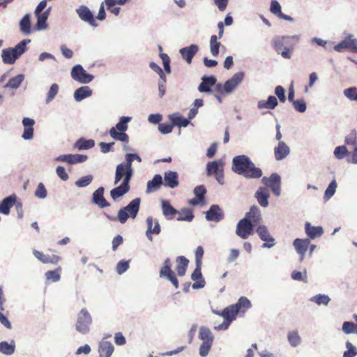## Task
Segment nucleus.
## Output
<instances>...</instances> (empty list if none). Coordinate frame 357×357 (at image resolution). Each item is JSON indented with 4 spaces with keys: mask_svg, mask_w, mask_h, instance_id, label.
Returning <instances> with one entry per match:
<instances>
[{
    "mask_svg": "<svg viewBox=\"0 0 357 357\" xmlns=\"http://www.w3.org/2000/svg\"><path fill=\"white\" fill-rule=\"evenodd\" d=\"M278 104L277 98L273 96H270L267 100H261L258 102L257 107L259 109H274Z\"/></svg>",
    "mask_w": 357,
    "mask_h": 357,
    "instance_id": "nucleus-41",
    "label": "nucleus"
},
{
    "mask_svg": "<svg viewBox=\"0 0 357 357\" xmlns=\"http://www.w3.org/2000/svg\"><path fill=\"white\" fill-rule=\"evenodd\" d=\"M310 240L309 239H300L296 238L294 241V245L295 247V249L296 250L297 252L301 255V260L303 259V257L305 256L307 248L310 245Z\"/></svg>",
    "mask_w": 357,
    "mask_h": 357,
    "instance_id": "nucleus-33",
    "label": "nucleus"
},
{
    "mask_svg": "<svg viewBox=\"0 0 357 357\" xmlns=\"http://www.w3.org/2000/svg\"><path fill=\"white\" fill-rule=\"evenodd\" d=\"M132 158H136L138 162H141L142 159L136 153H128L126 155V162L121 163L116 166L114 184L116 185L119 181L123 179V183H130L132 176Z\"/></svg>",
    "mask_w": 357,
    "mask_h": 357,
    "instance_id": "nucleus-3",
    "label": "nucleus"
},
{
    "mask_svg": "<svg viewBox=\"0 0 357 357\" xmlns=\"http://www.w3.org/2000/svg\"><path fill=\"white\" fill-rule=\"evenodd\" d=\"M33 255L43 264H56L61 260V257L56 255H46L42 252L34 250Z\"/></svg>",
    "mask_w": 357,
    "mask_h": 357,
    "instance_id": "nucleus-21",
    "label": "nucleus"
},
{
    "mask_svg": "<svg viewBox=\"0 0 357 357\" xmlns=\"http://www.w3.org/2000/svg\"><path fill=\"white\" fill-rule=\"evenodd\" d=\"M162 184L164 183L161 175L155 174L152 180L148 181L146 192L151 193L157 191L160 188Z\"/></svg>",
    "mask_w": 357,
    "mask_h": 357,
    "instance_id": "nucleus-32",
    "label": "nucleus"
},
{
    "mask_svg": "<svg viewBox=\"0 0 357 357\" xmlns=\"http://www.w3.org/2000/svg\"><path fill=\"white\" fill-rule=\"evenodd\" d=\"M79 18L93 27L98 26L95 17L89 8L86 6H81L77 9Z\"/></svg>",
    "mask_w": 357,
    "mask_h": 357,
    "instance_id": "nucleus-18",
    "label": "nucleus"
},
{
    "mask_svg": "<svg viewBox=\"0 0 357 357\" xmlns=\"http://www.w3.org/2000/svg\"><path fill=\"white\" fill-rule=\"evenodd\" d=\"M347 350L343 354V357H354L357 354L356 349L349 342H346Z\"/></svg>",
    "mask_w": 357,
    "mask_h": 357,
    "instance_id": "nucleus-60",
    "label": "nucleus"
},
{
    "mask_svg": "<svg viewBox=\"0 0 357 357\" xmlns=\"http://www.w3.org/2000/svg\"><path fill=\"white\" fill-rule=\"evenodd\" d=\"M23 126L24 127V130L22 135V137L24 139H31L33 136V125L35 121L33 119L29 118H24L22 121Z\"/></svg>",
    "mask_w": 357,
    "mask_h": 357,
    "instance_id": "nucleus-30",
    "label": "nucleus"
},
{
    "mask_svg": "<svg viewBox=\"0 0 357 357\" xmlns=\"http://www.w3.org/2000/svg\"><path fill=\"white\" fill-rule=\"evenodd\" d=\"M162 209L163 215L169 220H172L177 213V211L167 200L162 201Z\"/></svg>",
    "mask_w": 357,
    "mask_h": 357,
    "instance_id": "nucleus-37",
    "label": "nucleus"
},
{
    "mask_svg": "<svg viewBox=\"0 0 357 357\" xmlns=\"http://www.w3.org/2000/svg\"><path fill=\"white\" fill-rule=\"evenodd\" d=\"M232 170L248 178H259L262 176V172L256 167L250 159L245 155H240L232 160Z\"/></svg>",
    "mask_w": 357,
    "mask_h": 357,
    "instance_id": "nucleus-2",
    "label": "nucleus"
},
{
    "mask_svg": "<svg viewBox=\"0 0 357 357\" xmlns=\"http://www.w3.org/2000/svg\"><path fill=\"white\" fill-rule=\"evenodd\" d=\"M356 329L357 326L353 322L345 321L343 323L342 331L346 334L355 333Z\"/></svg>",
    "mask_w": 357,
    "mask_h": 357,
    "instance_id": "nucleus-57",
    "label": "nucleus"
},
{
    "mask_svg": "<svg viewBox=\"0 0 357 357\" xmlns=\"http://www.w3.org/2000/svg\"><path fill=\"white\" fill-rule=\"evenodd\" d=\"M104 188L100 187L98 188L93 193V202L97 204L100 208H104L109 206V204L105 199L104 196Z\"/></svg>",
    "mask_w": 357,
    "mask_h": 357,
    "instance_id": "nucleus-29",
    "label": "nucleus"
},
{
    "mask_svg": "<svg viewBox=\"0 0 357 357\" xmlns=\"http://www.w3.org/2000/svg\"><path fill=\"white\" fill-rule=\"evenodd\" d=\"M250 307V301L246 297L242 296L236 303L229 305L222 311L214 310L213 312L215 314L224 318V321L215 328L218 331L227 329L231 323L236 319L238 314H244Z\"/></svg>",
    "mask_w": 357,
    "mask_h": 357,
    "instance_id": "nucleus-1",
    "label": "nucleus"
},
{
    "mask_svg": "<svg viewBox=\"0 0 357 357\" xmlns=\"http://www.w3.org/2000/svg\"><path fill=\"white\" fill-rule=\"evenodd\" d=\"M347 154L348 151L345 146H337L334 150V155L339 160L343 159Z\"/></svg>",
    "mask_w": 357,
    "mask_h": 357,
    "instance_id": "nucleus-56",
    "label": "nucleus"
},
{
    "mask_svg": "<svg viewBox=\"0 0 357 357\" xmlns=\"http://www.w3.org/2000/svg\"><path fill=\"white\" fill-rule=\"evenodd\" d=\"M92 324V317L86 308H82L78 313L75 324L76 330L82 334H86L90 331V326Z\"/></svg>",
    "mask_w": 357,
    "mask_h": 357,
    "instance_id": "nucleus-9",
    "label": "nucleus"
},
{
    "mask_svg": "<svg viewBox=\"0 0 357 357\" xmlns=\"http://www.w3.org/2000/svg\"><path fill=\"white\" fill-rule=\"evenodd\" d=\"M50 8L47 9L43 13L36 15L37 17V28L38 29H44L47 27V20L50 14Z\"/></svg>",
    "mask_w": 357,
    "mask_h": 357,
    "instance_id": "nucleus-44",
    "label": "nucleus"
},
{
    "mask_svg": "<svg viewBox=\"0 0 357 357\" xmlns=\"http://www.w3.org/2000/svg\"><path fill=\"white\" fill-rule=\"evenodd\" d=\"M24 77L22 74L17 75V76L10 79L8 83L5 85V87L17 89L24 80Z\"/></svg>",
    "mask_w": 357,
    "mask_h": 357,
    "instance_id": "nucleus-48",
    "label": "nucleus"
},
{
    "mask_svg": "<svg viewBox=\"0 0 357 357\" xmlns=\"http://www.w3.org/2000/svg\"><path fill=\"white\" fill-rule=\"evenodd\" d=\"M201 265H196V268L191 275L192 280L196 282L192 284L193 289L203 288L205 285V281L201 272Z\"/></svg>",
    "mask_w": 357,
    "mask_h": 357,
    "instance_id": "nucleus-27",
    "label": "nucleus"
},
{
    "mask_svg": "<svg viewBox=\"0 0 357 357\" xmlns=\"http://www.w3.org/2000/svg\"><path fill=\"white\" fill-rule=\"evenodd\" d=\"M199 47L197 45H191L188 47L181 48L179 52L183 59L186 61L188 64L192 63V58L197 53Z\"/></svg>",
    "mask_w": 357,
    "mask_h": 357,
    "instance_id": "nucleus-23",
    "label": "nucleus"
},
{
    "mask_svg": "<svg viewBox=\"0 0 357 357\" xmlns=\"http://www.w3.org/2000/svg\"><path fill=\"white\" fill-rule=\"evenodd\" d=\"M92 91L88 86L78 88L74 93V98L77 101H81L84 98L91 96Z\"/></svg>",
    "mask_w": 357,
    "mask_h": 357,
    "instance_id": "nucleus-40",
    "label": "nucleus"
},
{
    "mask_svg": "<svg viewBox=\"0 0 357 357\" xmlns=\"http://www.w3.org/2000/svg\"><path fill=\"white\" fill-rule=\"evenodd\" d=\"M262 183L270 188L276 196L280 195L281 182L280 176L277 173L272 174L269 177L264 176Z\"/></svg>",
    "mask_w": 357,
    "mask_h": 357,
    "instance_id": "nucleus-13",
    "label": "nucleus"
},
{
    "mask_svg": "<svg viewBox=\"0 0 357 357\" xmlns=\"http://www.w3.org/2000/svg\"><path fill=\"white\" fill-rule=\"evenodd\" d=\"M130 190V185L128 183H123L118 186L112 189L110 192V195L112 198L114 200L118 199L120 197H122L126 193H127Z\"/></svg>",
    "mask_w": 357,
    "mask_h": 357,
    "instance_id": "nucleus-36",
    "label": "nucleus"
},
{
    "mask_svg": "<svg viewBox=\"0 0 357 357\" xmlns=\"http://www.w3.org/2000/svg\"><path fill=\"white\" fill-rule=\"evenodd\" d=\"M243 79V73H238L234 75V76L229 80L226 81L225 86V93H229L237 86V85L241 82Z\"/></svg>",
    "mask_w": 357,
    "mask_h": 357,
    "instance_id": "nucleus-22",
    "label": "nucleus"
},
{
    "mask_svg": "<svg viewBox=\"0 0 357 357\" xmlns=\"http://www.w3.org/2000/svg\"><path fill=\"white\" fill-rule=\"evenodd\" d=\"M345 143L354 147L357 146V133L356 130H352L346 137Z\"/></svg>",
    "mask_w": 357,
    "mask_h": 357,
    "instance_id": "nucleus-55",
    "label": "nucleus"
},
{
    "mask_svg": "<svg viewBox=\"0 0 357 357\" xmlns=\"http://www.w3.org/2000/svg\"><path fill=\"white\" fill-rule=\"evenodd\" d=\"M147 231L146 232L147 238L153 240L152 234H158L160 232V226L158 220H155V225L153 227V219L149 216L146 218Z\"/></svg>",
    "mask_w": 357,
    "mask_h": 357,
    "instance_id": "nucleus-25",
    "label": "nucleus"
},
{
    "mask_svg": "<svg viewBox=\"0 0 357 357\" xmlns=\"http://www.w3.org/2000/svg\"><path fill=\"white\" fill-rule=\"evenodd\" d=\"M35 196L40 198L44 199L47 197V190L43 183H40L35 192Z\"/></svg>",
    "mask_w": 357,
    "mask_h": 357,
    "instance_id": "nucleus-64",
    "label": "nucleus"
},
{
    "mask_svg": "<svg viewBox=\"0 0 357 357\" xmlns=\"http://www.w3.org/2000/svg\"><path fill=\"white\" fill-rule=\"evenodd\" d=\"M221 43L218 41V37L213 35L210 38V50L213 56H217L219 54V49Z\"/></svg>",
    "mask_w": 357,
    "mask_h": 357,
    "instance_id": "nucleus-47",
    "label": "nucleus"
},
{
    "mask_svg": "<svg viewBox=\"0 0 357 357\" xmlns=\"http://www.w3.org/2000/svg\"><path fill=\"white\" fill-rule=\"evenodd\" d=\"M223 218L224 213L218 205H212L206 214V218L208 221L218 222Z\"/></svg>",
    "mask_w": 357,
    "mask_h": 357,
    "instance_id": "nucleus-20",
    "label": "nucleus"
},
{
    "mask_svg": "<svg viewBox=\"0 0 357 357\" xmlns=\"http://www.w3.org/2000/svg\"><path fill=\"white\" fill-rule=\"evenodd\" d=\"M179 184L178 175L176 172L168 171L164 174V185L175 188Z\"/></svg>",
    "mask_w": 357,
    "mask_h": 357,
    "instance_id": "nucleus-24",
    "label": "nucleus"
},
{
    "mask_svg": "<svg viewBox=\"0 0 357 357\" xmlns=\"http://www.w3.org/2000/svg\"><path fill=\"white\" fill-rule=\"evenodd\" d=\"M28 42H30V40ZM26 43L27 41L24 40L18 43L14 48L3 49L1 54L3 63L13 64L16 59L25 52Z\"/></svg>",
    "mask_w": 357,
    "mask_h": 357,
    "instance_id": "nucleus-7",
    "label": "nucleus"
},
{
    "mask_svg": "<svg viewBox=\"0 0 357 357\" xmlns=\"http://www.w3.org/2000/svg\"><path fill=\"white\" fill-rule=\"evenodd\" d=\"M291 278L294 280L303 281L305 283L307 282V277L306 271H304L303 273H301L298 271H294L291 273Z\"/></svg>",
    "mask_w": 357,
    "mask_h": 357,
    "instance_id": "nucleus-58",
    "label": "nucleus"
},
{
    "mask_svg": "<svg viewBox=\"0 0 357 357\" xmlns=\"http://www.w3.org/2000/svg\"><path fill=\"white\" fill-rule=\"evenodd\" d=\"M114 351V346L110 342L102 341L99 344L98 352L100 357H111Z\"/></svg>",
    "mask_w": 357,
    "mask_h": 357,
    "instance_id": "nucleus-35",
    "label": "nucleus"
},
{
    "mask_svg": "<svg viewBox=\"0 0 357 357\" xmlns=\"http://www.w3.org/2000/svg\"><path fill=\"white\" fill-rule=\"evenodd\" d=\"M87 158V155L83 154H65L58 156L55 160L72 165L84 162Z\"/></svg>",
    "mask_w": 357,
    "mask_h": 357,
    "instance_id": "nucleus-17",
    "label": "nucleus"
},
{
    "mask_svg": "<svg viewBox=\"0 0 357 357\" xmlns=\"http://www.w3.org/2000/svg\"><path fill=\"white\" fill-rule=\"evenodd\" d=\"M255 197L257 198L259 204L262 207H266L268 205V199L269 197V193L268 190L264 188H260L255 193Z\"/></svg>",
    "mask_w": 357,
    "mask_h": 357,
    "instance_id": "nucleus-38",
    "label": "nucleus"
},
{
    "mask_svg": "<svg viewBox=\"0 0 357 357\" xmlns=\"http://www.w3.org/2000/svg\"><path fill=\"white\" fill-rule=\"evenodd\" d=\"M93 180V176L92 175H87L81 177L79 179H78L75 182V185L79 188H84L89 185Z\"/></svg>",
    "mask_w": 357,
    "mask_h": 357,
    "instance_id": "nucleus-51",
    "label": "nucleus"
},
{
    "mask_svg": "<svg viewBox=\"0 0 357 357\" xmlns=\"http://www.w3.org/2000/svg\"><path fill=\"white\" fill-rule=\"evenodd\" d=\"M256 232L259 238L264 242L263 248H271L275 245V239L271 236L267 227L265 225H259L256 229Z\"/></svg>",
    "mask_w": 357,
    "mask_h": 357,
    "instance_id": "nucleus-16",
    "label": "nucleus"
},
{
    "mask_svg": "<svg viewBox=\"0 0 357 357\" xmlns=\"http://www.w3.org/2000/svg\"><path fill=\"white\" fill-rule=\"evenodd\" d=\"M208 175H215L218 183L222 184L224 180L223 167L221 163L217 161L208 162L206 165Z\"/></svg>",
    "mask_w": 357,
    "mask_h": 357,
    "instance_id": "nucleus-15",
    "label": "nucleus"
},
{
    "mask_svg": "<svg viewBox=\"0 0 357 357\" xmlns=\"http://www.w3.org/2000/svg\"><path fill=\"white\" fill-rule=\"evenodd\" d=\"M199 338L202 340L199 347V354L201 356L205 357L211 350L213 342V336L210 329L202 326L199 328Z\"/></svg>",
    "mask_w": 357,
    "mask_h": 357,
    "instance_id": "nucleus-8",
    "label": "nucleus"
},
{
    "mask_svg": "<svg viewBox=\"0 0 357 357\" xmlns=\"http://www.w3.org/2000/svg\"><path fill=\"white\" fill-rule=\"evenodd\" d=\"M299 40L297 35L291 36H282L273 42V47L278 54L284 59H291L295 43Z\"/></svg>",
    "mask_w": 357,
    "mask_h": 357,
    "instance_id": "nucleus-4",
    "label": "nucleus"
},
{
    "mask_svg": "<svg viewBox=\"0 0 357 357\" xmlns=\"http://www.w3.org/2000/svg\"><path fill=\"white\" fill-rule=\"evenodd\" d=\"M176 271L178 275L183 276L185 274L189 261L183 256H180L176 258Z\"/></svg>",
    "mask_w": 357,
    "mask_h": 357,
    "instance_id": "nucleus-39",
    "label": "nucleus"
},
{
    "mask_svg": "<svg viewBox=\"0 0 357 357\" xmlns=\"http://www.w3.org/2000/svg\"><path fill=\"white\" fill-rule=\"evenodd\" d=\"M255 226L253 223L244 218L238 221L236 225V234L238 236L243 239H247L253 234Z\"/></svg>",
    "mask_w": 357,
    "mask_h": 357,
    "instance_id": "nucleus-11",
    "label": "nucleus"
},
{
    "mask_svg": "<svg viewBox=\"0 0 357 357\" xmlns=\"http://www.w3.org/2000/svg\"><path fill=\"white\" fill-rule=\"evenodd\" d=\"M59 92V86L56 84H53L47 94L46 102H50Z\"/></svg>",
    "mask_w": 357,
    "mask_h": 357,
    "instance_id": "nucleus-54",
    "label": "nucleus"
},
{
    "mask_svg": "<svg viewBox=\"0 0 357 357\" xmlns=\"http://www.w3.org/2000/svg\"><path fill=\"white\" fill-rule=\"evenodd\" d=\"M15 344L13 340L10 343L6 341L0 342V352L6 355H11L15 352Z\"/></svg>",
    "mask_w": 357,
    "mask_h": 357,
    "instance_id": "nucleus-46",
    "label": "nucleus"
},
{
    "mask_svg": "<svg viewBox=\"0 0 357 357\" xmlns=\"http://www.w3.org/2000/svg\"><path fill=\"white\" fill-rule=\"evenodd\" d=\"M294 109L298 112H304L306 110V103L303 99H298L293 101Z\"/></svg>",
    "mask_w": 357,
    "mask_h": 357,
    "instance_id": "nucleus-59",
    "label": "nucleus"
},
{
    "mask_svg": "<svg viewBox=\"0 0 357 357\" xmlns=\"http://www.w3.org/2000/svg\"><path fill=\"white\" fill-rule=\"evenodd\" d=\"M194 218V215L192 210L189 208H183L181 210L179 216L177 218L178 221H188L190 222Z\"/></svg>",
    "mask_w": 357,
    "mask_h": 357,
    "instance_id": "nucleus-50",
    "label": "nucleus"
},
{
    "mask_svg": "<svg viewBox=\"0 0 357 357\" xmlns=\"http://www.w3.org/2000/svg\"><path fill=\"white\" fill-rule=\"evenodd\" d=\"M195 197L204 202L206 189L204 185H198L194 189Z\"/></svg>",
    "mask_w": 357,
    "mask_h": 357,
    "instance_id": "nucleus-63",
    "label": "nucleus"
},
{
    "mask_svg": "<svg viewBox=\"0 0 357 357\" xmlns=\"http://www.w3.org/2000/svg\"><path fill=\"white\" fill-rule=\"evenodd\" d=\"M61 267L59 266L55 270L47 271L45 274L47 281L49 282H58L61 278Z\"/></svg>",
    "mask_w": 357,
    "mask_h": 357,
    "instance_id": "nucleus-42",
    "label": "nucleus"
},
{
    "mask_svg": "<svg viewBox=\"0 0 357 357\" xmlns=\"http://www.w3.org/2000/svg\"><path fill=\"white\" fill-rule=\"evenodd\" d=\"M305 230L307 236L312 239L321 236L323 233V228L320 226L314 227L310 222L305 225Z\"/></svg>",
    "mask_w": 357,
    "mask_h": 357,
    "instance_id": "nucleus-34",
    "label": "nucleus"
},
{
    "mask_svg": "<svg viewBox=\"0 0 357 357\" xmlns=\"http://www.w3.org/2000/svg\"><path fill=\"white\" fill-rule=\"evenodd\" d=\"M95 146V142L93 139H79L75 144L74 147L78 150L89 149Z\"/></svg>",
    "mask_w": 357,
    "mask_h": 357,
    "instance_id": "nucleus-43",
    "label": "nucleus"
},
{
    "mask_svg": "<svg viewBox=\"0 0 357 357\" xmlns=\"http://www.w3.org/2000/svg\"><path fill=\"white\" fill-rule=\"evenodd\" d=\"M312 300L314 301L318 305H327L330 301V298L326 295L319 294L314 296Z\"/></svg>",
    "mask_w": 357,
    "mask_h": 357,
    "instance_id": "nucleus-61",
    "label": "nucleus"
},
{
    "mask_svg": "<svg viewBox=\"0 0 357 357\" xmlns=\"http://www.w3.org/2000/svg\"><path fill=\"white\" fill-rule=\"evenodd\" d=\"M216 78L214 76L202 77V82L198 87V90L203 93H209L211 91V87L216 83Z\"/></svg>",
    "mask_w": 357,
    "mask_h": 357,
    "instance_id": "nucleus-28",
    "label": "nucleus"
},
{
    "mask_svg": "<svg viewBox=\"0 0 357 357\" xmlns=\"http://www.w3.org/2000/svg\"><path fill=\"white\" fill-rule=\"evenodd\" d=\"M337 188V183L335 180H333L328 188H326L324 194V198L328 200L329 199L335 192V190Z\"/></svg>",
    "mask_w": 357,
    "mask_h": 357,
    "instance_id": "nucleus-52",
    "label": "nucleus"
},
{
    "mask_svg": "<svg viewBox=\"0 0 357 357\" xmlns=\"http://www.w3.org/2000/svg\"><path fill=\"white\" fill-rule=\"evenodd\" d=\"M344 96L351 100L357 101V88L351 87L344 91Z\"/></svg>",
    "mask_w": 357,
    "mask_h": 357,
    "instance_id": "nucleus-62",
    "label": "nucleus"
},
{
    "mask_svg": "<svg viewBox=\"0 0 357 357\" xmlns=\"http://www.w3.org/2000/svg\"><path fill=\"white\" fill-rule=\"evenodd\" d=\"M131 121V117L122 116L120 118L119 122L115 127H112L109 130V135L112 138L115 140L120 141L124 143L123 149L129 150L130 148L127 146L129 142V137L126 133L128 130V123Z\"/></svg>",
    "mask_w": 357,
    "mask_h": 357,
    "instance_id": "nucleus-5",
    "label": "nucleus"
},
{
    "mask_svg": "<svg viewBox=\"0 0 357 357\" xmlns=\"http://www.w3.org/2000/svg\"><path fill=\"white\" fill-rule=\"evenodd\" d=\"M172 264L171 261L169 258L166 259L164 261L162 267L160 271V277L165 278L168 280H169L175 288L178 287V281L174 273V271L171 268Z\"/></svg>",
    "mask_w": 357,
    "mask_h": 357,
    "instance_id": "nucleus-12",
    "label": "nucleus"
},
{
    "mask_svg": "<svg viewBox=\"0 0 357 357\" xmlns=\"http://www.w3.org/2000/svg\"><path fill=\"white\" fill-rule=\"evenodd\" d=\"M17 199L15 195H12L6 197L0 203V213L4 215H8L10 213V208L13 207Z\"/></svg>",
    "mask_w": 357,
    "mask_h": 357,
    "instance_id": "nucleus-26",
    "label": "nucleus"
},
{
    "mask_svg": "<svg viewBox=\"0 0 357 357\" xmlns=\"http://www.w3.org/2000/svg\"><path fill=\"white\" fill-rule=\"evenodd\" d=\"M334 50L338 52L348 50L350 52L357 53V38L351 34L348 35L334 46Z\"/></svg>",
    "mask_w": 357,
    "mask_h": 357,
    "instance_id": "nucleus-10",
    "label": "nucleus"
},
{
    "mask_svg": "<svg viewBox=\"0 0 357 357\" xmlns=\"http://www.w3.org/2000/svg\"><path fill=\"white\" fill-rule=\"evenodd\" d=\"M244 218L249 220L250 222L253 223L255 227L261 225L260 223L262 221L261 211L255 205L252 206L250 211L245 213Z\"/></svg>",
    "mask_w": 357,
    "mask_h": 357,
    "instance_id": "nucleus-19",
    "label": "nucleus"
},
{
    "mask_svg": "<svg viewBox=\"0 0 357 357\" xmlns=\"http://www.w3.org/2000/svg\"><path fill=\"white\" fill-rule=\"evenodd\" d=\"M288 341L291 346L296 347L301 342V337L297 332L292 331L288 334Z\"/></svg>",
    "mask_w": 357,
    "mask_h": 357,
    "instance_id": "nucleus-53",
    "label": "nucleus"
},
{
    "mask_svg": "<svg viewBox=\"0 0 357 357\" xmlns=\"http://www.w3.org/2000/svg\"><path fill=\"white\" fill-rule=\"evenodd\" d=\"M20 28L21 32L25 35H28L31 33V19L29 14H26L20 20Z\"/></svg>",
    "mask_w": 357,
    "mask_h": 357,
    "instance_id": "nucleus-45",
    "label": "nucleus"
},
{
    "mask_svg": "<svg viewBox=\"0 0 357 357\" xmlns=\"http://www.w3.org/2000/svg\"><path fill=\"white\" fill-rule=\"evenodd\" d=\"M170 119L174 126L178 127H186L190 123V120L176 114L171 116Z\"/></svg>",
    "mask_w": 357,
    "mask_h": 357,
    "instance_id": "nucleus-49",
    "label": "nucleus"
},
{
    "mask_svg": "<svg viewBox=\"0 0 357 357\" xmlns=\"http://www.w3.org/2000/svg\"><path fill=\"white\" fill-rule=\"evenodd\" d=\"M71 76L75 80L84 84L89 83L93 78V76L87 73L80 65H77L73 68Z\"/></svg>",
    "mask_w": 357,
    "mask_h": 357,
    "instance_id": "nucleus-14",
    "label": "nucleus"
},
{
    "mask_svg": "<svg viewBox=\"0 0 357 357\" xmlns=\"http://www.w3.org/2000/svg\"><path fill=\"white\" fill-rule=\"evenodd\" d=\"M289 146L284 142H279L274 149L275 158L277 160H281L289 155Z\"/></svg>",
    "mask_w": 357,
    "mask_h": 357,
    "instance_id": "nucleus-31",
    "label": "nucleus"
},
{
    "mask_svg": "<svg viewBox=\"0 0 357 357\" xmlns=\"http://www.w3.org/2000/svg\"><path fill=\"white\" fill-rule=\"evenodd\" d=\"M140 202V198H135L132 199L126 207H123L119 211L117 218L121 223L124 224L128 218H131L132 219L136 218L139 210Z\"/></svg>",
    "mask_w": 357,
    "mask_h": 357,
    "instance_id": "nucleus-6",
    "label": "nucleus"
}]
</instances>
